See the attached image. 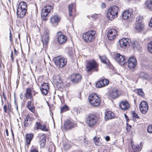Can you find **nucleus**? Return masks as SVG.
<instances>
[{
  "instance_id": "31",
  "label": "nucleus",
  "mask_w": 152,
  "mask_h": 152,
  "mask_svg": "<svg viewBox=\"0 0 152 152\" xmlns=\"http://www.w3.org/2000/svg\"><path fill=\"white\" fill-rule=\"evenodd\" d=\"M33 135L32 134H27L26 135V144L28 145L30 144Z\"/></svg>"
},
{
  "instance_id": "64",
  "label": "nucleus",
  "mask_w": 152,
  "mask_h": 152,
  "mask_svg": "<svg viewBox=\"0 0 152 152\" xmlns=\"http://www.w3.org/2000/svg\"><path fill=\"white\" fill-rule=\"evenodd\" d=\"M16 109H17V110H18V105L16 106Z\"/></svg>"
},
{
  "instance_id": "58",
  "label": "nucleus",
  "mask_w": 152,
  "mask_h": 152,
  "mask_svg": "<svg viewBox=\"0 0 152 152\" xmlns=\"http://www.w3.org/2000/svg\"><path fill=\"white\" fill-rule=\"evenodd\" d=\"M102 7H103V8H104V7H105L106 6V4H105L104 3H102Z\"/></svg>"
},
{
  "instance_id": "48",
  "label": "nucleus",
  "mask_w": 152,
  "mask_h": 152,
  "mask_svg": "<svg viewBox=\"0 0 152 152\" xmlns=\"http://www.w3.org/2000/svg\"><path fill=\"white\" fill-rule=\"evenodd\" d=\"M147 131L149 133H152V125H150L148 126L147 129Z\"/></svg>"
},
{
  "instance_id": "32",
  "label": "nucleus",
  "mask_w": 152,
  "mask_h": 152,
  "mask_svg": "<svg viewBox=\"0 0 152 152\" xmlns=\"http://www.w3.org/2000/svg\"><path fill=\"white\" fill-rule=\"evenodd\" d=\"M99 58L102 62L105 64L107 65H108V66L110 65V63L109 62V60L105 56H99Z\"/></svg>"
},
{
  "instance_id": "51",
  "label": "nucleus",
  "mask_w": 152,
  "mask_h": 152,
  "mask_svg": "<svg viewBox=\"0 0 152 152\" xmlns=\"http://www.w3.org/2000/svg\"><path fill=\"white\" fill-rule=\"evenodd\" d=\"M68 53L71 56L73 54V50L72 49L68 51Z\"/></svg>"
},
{
  "instance_id": "3",
  "label": "nucleus",
  "mask_w": 152,
  "mask_h": 152,
  "mask_svg": "<svg viewBox=\"0 0 152 152\" xmlns=\"http://www.w3.org/2000/svg\"><path fill=\"white\" fill-rule=\"evenodd\" d=\"M119 8L116 6L112 7L108 9L107 16L110 20H112L117 17L118 15Z\"/></svg>"
},
{
  "instance_id": "21",
  "label": "nucleus",
  "mask_w": 152,
  "mask_h": 152,
  "mask_svg": "<svg viewBox=\"0 0 152 152\" xmlns=\"http://www.w3.org/2000/svg\"><path fill=\"white\" fill-rule=\"evenodd\" d=\"M32 118L29 115H27L24 118V126L27 127L29 126L32 123Z\"/></svg>"
},
{
  "instance_id": "49",
  "label": "nucleus",
  "mask_w": 152,
  "mask_h": 152,
  "mask_svg": "<svg viewBox=\"0 0 152 152\" xmlns=\"http://www.w3.org/2000/svg\"><path fill=\"white\" fill-rule=\"evenodd\" d=\"M127 127L126 128V129L127 131L129 132L130 131L131 129H132V126L130 125H129L128 124H127Z\"/></svg>"
},
{
  "instance_id": "2",
  "label": "nucleus",
  "mask_w": 152,
  "mask_h": 152,
  "mask_svg": "<svg viewBox=\"0 0 152 152\" xmlns=\"http://www.w3.org/2000/svg\"><path fill=\"white\" fill-rule=\"evenodd\" d=\"M90 104L94 107L99 106L100 103V99L96 94H91L88 97Z\"/></svg>"
},
{
  "instance_id": "45",
  "label": "nucleus",
  "mask_w": 152,
  "mask_h": 152,
  "mask_svg": "<svg viewBox=\"0 0 152 152\" xmlns=\"http://www.w3.org/2000/svg\"><path fill=\"white\" fill-rule=\"evenodd\" d=\"M148 47L149 52L152 53V41L149 43Z\"/></svg>"
},
{
  "instance_id": "13",
  "label": "nucleus",
  "mask_w": 152,
  "mask_h": 152,
  "mask_svg": "<svg viewBox=\"0 0 152 152\" xmlns=\"http://www.w3.org/2000/svg\"><path fill=\"white\" fill-rule=\"evenodd\" d=\"M82 76L79 73L73 74L71 77V80L73 83H77L81 81Z\"/></svg>"
},
{
  "instance_id": "56",
  "label": "nucleus",
  "mask_w": 152,
  "mask_h": 152,
  "mask_svg": "<svg viewBox=\"0 0 152 152\" xmlns=\"http://www.w3.org/2000/svg\"><path fill=\"white\" fill-rule=\"evenodd\" d=\"M106 140L107 141H109L110 140V137L109 136H107L105 137Z\"/></svg>"
},
{
  "instance_id": "18",
  "label": "nucleus",
  "mask_w": 152,
  "mask_h": 152,
  "mask_svg": "<svg viewBox=\"0 0 152 152\" xmlns=\"http://www.w3.org/2000/svg\"><path fill=\"white\" fill-rule=\"evenodd\" d=\"M109 84V81L107 79H102L96 84V87L102 88L107 85Z\"/></svg>"
},
{
  "instance_id": "59",
  "label": "nucleus",
  "mask_w": 152,
  "mask_h": 152,
  "mask_svg": "<svg viewBox=\"0 0 152 152\" xmlns=\"http://www.w3.org/2000/svg\"><path fill=\"white\" fill-rule=\"evenodd\" d=\"M23 94L21 93L20 94V97L21 99H22L23 98Z\"/></svg>"
},
{
  "instance_id": "30",
  "label": "nucleus",
  "mask_w": 152,
  "mask_h": 152,
  "mask_svg": "<svg viewBox=\"0 0 152 152\" xmlns=\"http://www.w3.org/2000/svg\"><path fill=\"white\" fill-rule=\"evenodd\" d=\"M144 25L142 23H137L135 28L137 31L139 32L142 31Z\"/></svg>"
},
{
  "instance_id": "38",
  "label": "nucleus",
  "mask_w": 152,
  "mask_h": 152,
  "mask_svg": "<svg viewBox=\"0 0 152 152\" xmlns=\"http://www.w3.org/2000/svg\"><path fill=\"white\" fill-rule=\"evenodd\" d=\"M132 115L133 117L132 120L134 121H136V118H140L139 116L137 115V114L134 111H132Z\"/></svg>"
},
{
  "instance_id": "27",
  "label": "nucleus",
  "mask_w": 152,
  "mask_h": 152,
  "mask_svg": "<svg viewBox=\"0 0 152 152\" xmlns=\"http://www.w3.org/2000/svg\"><path fill=\"white\" fill-rule=\"evenodd\" d=\"M145 7L150 11H152V0H147L145 2Z\"/></svg>"
},
{
  "instance_id": "44",
  "label": "nucleus",
  "mask_w": 152,
  "mask_h": 152,
  "mask_svg": "<svg viewBox=\"0 0 152 152\" xmlns=\"http://www.w3.org/2000/svg\"><path fill=\"white\" fill-rule=\"evenodd\" d=\"M137 75L140 78H142L143 79H144L145 77V75L143 72H142L140 73H138Z\"/></svg>"
},
{
  "instance_id": "55",
  "label": "nucleus",
  "mask_w": 152,
  "mask_h": 152,
  "mask_svg": "<svg viewBox=\"0 0 152 152\" xmlns=\"http://www.w3.org/2000/svg\"><path fill=\"white\" fill-rule=\"evenodd\" d=\"M14 55L15 56H17L18 55V51H17L15 48L14 49Z\"/></svg>"
},
{
  "instance_id": "62",
  "label": "nucleus",
  "mask_w": 152,
  "mask_h": 152,
  "mask_svg": "<svg viewBox=\"0 0 152 152\" xmlns=\"http://www.w3.org/2000/svg\"><path fill=\"white\" fill-rule=\"evenodd\" d=\"M1 104H2V105H3V104L4 102H3V100L2 98H1Z\"/></svg>"
},
{
  "instance_id": "7",
  "label": "nucleus",
  "mask_w": 152,
  "mask_h": 152,
  "mask_svg": "<svg viewBox=\"0 0 152 152\" xmlns=\"http://www.w3.org/2000/svg\"><path fill=\"white\" fill-rule=\"evenodd\" d=\"M96 31L92 30L89 31L83 35V38L84 40L88 42L93 41L95 38Z\"/></svg>"
},
{
  "instance_id": "15",
  "label": "nucleus",
  "mask_w": 152,
  "mask_h": 152,
  "mask_svg": "<svg viewBox=\"0 0 152 152\" xmlns=\"http://www.w3.org/2000/svg\"><path fill=\"white\" fill-rule=\"evenodd\" d=\"M137 61L136 58L131 57L128 60V66L130 69H134L137 65Z\"/></svg>"
},
{
  "instance_id": "6",
  "label": "nucleus",
  "mask_w": 152,
  "mask_h": 152,
  "mask_svg": "<svg viewBox=\"0 0 152 152\" xmlns=\"http://www.w3.org/2000/svg\"><path fill=\"white\" fill-rule=\"evenodd\" d=\"M52 10L53 7L50 5L46 6L42 9L41 15L43 20H46L48 19V17L50 16V13Z\"/></svg>"
},
{
  "instance_id": "34",
  "label": "nucleus",
  "mask_w": 152,
  "mask_h": 152,
  "mask_svg": "<svg viewBox=\"0 0 152 152\" xmlns=\"http://www.w3.org/2000/svg\"><path fill=\"white\" fill-rule=\"evenodd\" d=\"M18 8L27 10V4L24 1H21L19 3Z\"/></svg>"
},
{
  "instance_id": "60",
  "label": "nucleus",
  "mask_w": 152,
  "mask_h": 152,
  "mask_svg": "<svg viewBox=\"0 0 152 152\" xmlns=\"http://www.w3.org/2000/svg\"><path fill=\"white\" fill-rule=\"evenodd\" d=\"M6 135H7V136H8V135H9V134H8V132L7 129H6Z\"/></svg>"
},
{
  "instance_id": "19",
  "label": "nucleus",
  "mask_w": 152,
  "mask_h": 152,
  "mask_svg": "<svg viewBox=\"0 0 152 152\" xmlns=\"http://www.w3.org/2000/svg\"><path fill=\"white\" fill-rule=\"evenodd\" d=\"M118 96V90L114 89L110 92L108 96V98L110 99H115Z\"/></svg>"
},
{
  "instance_id": "17",
  "label": "nucleus",
  "mask_w": 152,
  "mask_h": 152,
  "mask_svg": "<svg viewBox=\"0 0 152 152\" xmlns=\"http://www.w3.org/2000/svg\"><path fill=\"white\" fill-rule=\"evenodd\" d=\"M76 124L69 120L66 121L64 123V128L66 130L74 128Z\"/></svg>"
},
{
  "instance_id": "39",
  "label": "nucleus",
  "mask_w": 152,
  "mask_h": 152,
  "mask_svg": "<svg viewBox=\"0 0 152 152\" xmlns=\"http://www.w3.org/2000/svg\"><path fill=\"white\" fill-rule=\"evenodd\" d=\"M73 4H70L69 5L68 10L69 12V16H71L72 15V10L73 7Z\"/></svg>"
},
{
  "instance_id": "47",
  "label": "nucleus",
  "mask_w": 152,
  "mask_h": 152,
  "mask_svg": "<svg viewBox=\"0 0 152 152\" xmlns=\"http://www.w3.org/2000/svg\"><path fill=\"white\" fill-rule=\"evenodd\" d=\"M142 17L138 16L136 18L137 23H142Z\"/></svg>"
},
{
  "instance_id": "14",
  "label": "nucleus",
  "mask_w": 152,
  "mask_h": 152,
  "mask_svg": "<svg viewBox=\"0 0 152 152\" xmlns=\"http://www.w3.org/2000/svg\"><path fill=\"white\" fill-rule=\"evenodd\" d=\"M57 40L59 44H63L66 42L67 37L61 32H59L58 34Z\"/></svg>"
},
{
  "instance_id": "50",
  "label": "nucleus",
  "mask_w": 152,
  "mask_h": 152,
  "mask_svg": "<svg viewBox=\"0 0 152 152\" xmlns=\"http://www.w3.org/2000/svg\"><path fill=\"white\" fill-rule=\"evenodd\" d=\"M10 36H9L10 40L11 42H12V34H11V30L10 29Z\"/></svg>"
},
{
  "instance_id": "12",
  "label": "nucleus",
  "mask_w": 152,
  "mask_h": 152,
  "mask_svg": "<svg viewBox=\"0 0 152 152\" xmlns=\"http://www.w3.org/2000/svg\"><path fill=\"white\" fill-rule=\"evenodd\" d=\"M49 31L46 30L44 31V34L42 37V42L44 44L47 45L49 39Z\"/></svg>"
},
{
  "instance_id": "29",
  "label": "nucleus",
  "mask_w": 152,
  "mask_h": 152,
  "mask_svg": "<svg viewBox=\"0 0 152 152\" xmlns=\"http://www.w3.org/2000/svg\"><path fill=\"white\" fill-rule=\"evenodd\" d=\"M32 90L30 88L26 89V91L25 94L26 98L27 99L30 98L31 99H33L31 94Z\"/></svg>"
},
{
  "instance_id": "20",
  "label": "nucleus",
  "mask_w": 152,
  "mask_h": 152,
  "mask_svg": "<svg viewBox=\"0 0 152 152\" xmlns=\"http://www.w3.org/2000/svg\"><path fill=\"white\" fill-rule=\"evenodd\" d=\"M119 106L121 110H126L129 108V104L127 101H122L120 103Z\"/></svg>"
},
{
  "instance_id": "57",
  "label": "nucleus",
  "mask_w": 152,
  "mask_h": 152,
  "mask_svg": "<svg viewBox=\"0 0 152 152\" xmlns=\"http://www.w3.org/2000/svg\"><path fill=\"white\" fill-rule=\"evenodd\" d=\"M124 116H125V118L126 119V120L127 121H128L129 119H128V118L127 115L126 114H124Z\"/></svg>"
},
{
  "instance_id": "28",
  "label": "nucleus",
  "mask_w": 152,
  "mask_h": 152,
  "mask_svg": "<svg viewBox=\"0 0 152 152\" xmlns=\"http://www.w3.org/2000/svg\"><path fill=\"white\" fill-rule=\"evenodd\" d=\"M131 13L129 10H125L123 13L122 17L124 20H127L131 16Z\"/></svg>"
},
{
  "instance_id": "8",
  "label": "nucleus",
  "mask_w": 152,
  "mask_h": 152,
  "mask_svg": "<svg viewBox=\"0 0 152 152\" xmlns=\"http://www.w3.org/2000/svg\"><path fill=\"white\" fill-rule=\"evenodd\" d=\"M117 31L114 29H109L107 34L108 39L111 40L114 39L117 36Z\"/></svg>"
},
{
  "instance_id": "35",
  "label": "nucleus",
  "mask_w": 152,
  "mask_h": 152,
  "mask_svg": "<svg viewBox=\"0 0 152 152\" xmlns=\"http://www.w3.org/2000/svg\"><path fill=\"white\" fill-rule=\"evenodd\" d=\"M132 46L134 50H137L139 47V44L138 41L133 42Z\"/></svg>"
},
{
  "instance_id": "41",
  "label": "nucleus",
  "mask_w": 152,
  "mask_h": 152,
  "mask_svg": "<svg viewBox=\"0 0 152 152\" xmlns=\"http://www.w3.org/2000/svg\"><path fill=\"white\" fill-rule=\"evenodd\" d=\"M136 93L141 96L143 97L144 96V94L142 89H138L137 90Z\"/></svg>"
},
{
  "instance_id": "61",
  "label": "nucleus",
  "mask_w": 152,
  "mask_h": 152,
  "mask_svg": "<svg viewBox=\"0 0 152 152\" xmlns=\"http://www.w3.org/2000/svg\"><path fill=\"white\" fill-rule=\"evenodd\" d=\"M3 96H4V100H5L6 99V97L5 96L4 94V92L3 93Z\"/></svg>"
},
{
  "instance_id": "43",
  "label": "nucleus",
  "mask_w": 152,
  "mask_h": 152,
  "mask_svg": "<svg viewBox=\"0 0 152 152\" xmlns=\"http://www.w3.org/2000/svg\"><path fill=\"white\" fill-rule=\"evenodd\" d=\"M69 107H68L66 105H65L64 106L61 107V113H63L68 110Z\"/></svg>"
},
{
  "instance_id": "1",
  "label": "nucleus",
  "mask_w": 152,
  "mask_h": 152,
  "mask_svg": "<svg viewBox=\"0 0 152 152\" xmlns=\"http://www.w3.org/2000/svg\"><path fill=\"white\" fill-rule=\"evenodd\" d=\"M99 64L94 60H91L88 61L86 64V70L87 72H90L94 70L95 72L99 70Z\"/></svg>"
},
{
  "instance_id": "42",
  "label": "nucleus",
  "mask_w": 152,
  "mask_h": 152,
  "mask_svg": "<svg viewBox=\"0 0 152 152\" xmlns=\"http://www.w3.org/2000/svg\"><path fill=\"white\" fill-rule=\"evenodd\" d=\"M81 110L80 108H74L73 110V113L75 115H77L78 114L80 113Z\"/></svg>"
},
{
  "instance_id": "40",
  "label": "nucleus",
  "mask_w": 152,
  "mask_h": 152,
  "mask_svg": "<svg viewBox=\"0 0 152 152\" xmlns=\"http://www.w3.org/2000/svg\"><path fill=\"white\" fill-rule=\"evenodd\" d=\"M94 142L96 145L97 146H100L101 144V142L100 141L99 138H97V137H95L94 138Z\"/></svg>"
},
{
  "instance_id": "37",
  "label": "nucleus",
  "mask_w": 152,
  "mask_h": 152,
  "mask_svg": "<svg viewBox=\"0 0 152 152\" xmlns=\"http://www.w3.org/2000/svg\"><path fill=\"white\" fill-rule=\"evenodd\" d=\"M49 84L48 83H45L42 84L40 87V89H42V90L44 89L49 90Z\"/></svg>"
},
{
  "instance_id": "36",
  "label": "nucleus",
  "mask_w": 152,
  "mask_h": 152,
  "mask_svg": "<svg viewBox=\"0 0 152 152\" xmlns=\"http://www.w3.org/2000/svg\"><path fill=\"white\" fill-rule=\"evenodd\" d=\"M36 124L37 125V127L38 129H39L42 130L46 131V128L45 126H42L39 122H37Z\"/></svg>"
},
{
  "instance_id": "46",
  "label": "nucleus",
  "mask_w": 152,
  "mask_h": 152,
  "mask_svg": "<svg viewBox=\"0 0 152 152\" xmlns=\"http://www.w3.org/2000/svg\"><path fill=\"white\" fill-rule=\"evenodd\" d=\"M40 89L42 94L46 95L48 94L49 90L45 89L44 88L43 90L42 89Z\"/></svg>"
},
{
  "instance_id": "9",
  "label": "nucleus",
  "mask_w": 152,
  "mask_h": 152,
  "mask_svg": "<svg viewBox=\"0 0 152 152\" xmlns=\"http://www.w3.org/2000/svg\"><path fill=\"white\" fill-rule=\"evenodd\" d=\"M139 108L140 110L142 113L145 114L148 110V104L146 102L142 101L140 104Z\"/></svg>"
},
{
  "instance_id": "63",
  "label": "nucleus",
  "mask_w": 152,
  "mask_h": 152,
  "mask_svg": "<svg viewBox=\"0 0 152 152\" xmlns=\"http://www.w3.org/2000/svg\"><path fill=\"white\" fill-rule=\"evenodd\" d=\"M102 152H107V150H104Z\"/></svg>"
},
{
  "instance_id": "24",
  "label": "nucleus",
  "mask_w": 152,
  "mask_h": 152,
  "mask_svg": "<svg viewBox=\"0 0 152 152\" xmlns=\"http://www.w3.org/2000/svg\"><path fill=\"white\" fill-rule=\"evenodd\" d=\"M142 144V142H141L139 144H132V148L134 149L133 151L134 152H139L141 149L140 148Z\"/></svg>"
},
{
  "instance_id": "23",
  "label": "nucleus",
  "mask_w": 152,
  "mask_h": 152,
  "mask_svg": "<svg viewBox=\"0 0 152 152\" xmlns=\"http://www.w3.org/2000/svg\"><path fill=\"white\" fill-rule=\"evenodd\" d=\"M33 101V99H31L30 101H28L27 102V107L31 112L34 113L35 111V107L32 102Z\"/></svg>"
},
{
  "instance_id": "16",
  "label": "nucleus",
  "mask_w": 152,
  "mask_h": 152,
  "mask_svg": "<svg viewBox=\"0 0 152 152\" xmlns=\"http://www.w3.org/2000/svg\"><path fill=\"white\" fill-rule=\"evenodd\" d=\"M115 60L116 61L121 65L125 64L124 62L125 59V57L121 55L120 53H118L115 56Z\"/></svg>"
},
{
  "instance_id": "33",
  "label": "nucleus",
  "mask_w": 152,
  "mask_h": 152,
  "mask_svg": "<svg viewBox=\"0 0 152 152\" xmlns=\"http://www.w3.org/2000/svg\"><path fill=\"white\" fill-rule=\"evenodd\" d=\"M46 142V138L44 135H42L40 138V143L41 147H44Z\"/></svg>"
},
{
  "instance_id": "53",
  "label": "nucleus",
  "mask_w": 152,
  "mask_h": 152,
  "mask_svg": "<svg viewBox=\"0 0 152 152\" xmlns=\"http://www.w3.org/2000/svg\"><path fill=\"white\" fill-rule=\"evenodd\" d=\"M10 57H11V58L12 61H13L14 60V58H13V52L12 51H11V55L10 56Z\"/></svg>"
},
{
  "instance_id": "11",
  "label": "nucleus",
  "mask_w": 152,
  "mask_h": 152,
  "mask_svg": "<svg viewBox=\"0 0 152 152\" xmlns=\"http://www.w3.org/2000/svg\"><path fill=\"white\" fill-rule=\"evenodd\" d=\"M60 20V18L58 15H55L50 18V22L53 26L56 27L58 25Z\"/></svg>"
},
{
  "instance_id": "26",
  "label": "nucleus",
  "mask_w": 152,
  "mask_h": 152,
  "mask_svg": "<svg viewBox=\"0 0 152 152\" xmlns=\"http://www.w3.org/2000/svg\"><path fill=\"white\" fill-rule=\"evenodd\" d=\"M115 116V114L113 112L109 111L106 113L105 118L106 120H109L114 118Z\"/></svg>"
},
{
  "instance_id": "25",
  "label": "nucleus",
  "mask_w": 152,
  "mask_h": 152,
  "mask_svg": "<svg viewBox=\"0 0 152 152\" xmlns=\"http://www.w3.org/2000/svg\"><path fill=\"white\" fill-rule=\"evenodd\" d=\"M26 10L18 8L17 12V14L19 18H21L24 16L26 13Z\"/></svg>"
},
{
  "instance_id": "54",
  "label": "nucleus",
  "mask_w": 152,
  "mask_h": 152,
  "mask_svg": "<svg viewBox=\"0 0 152 152\" xmlns=\"http://www.w3.org/2000/svg\"><path fill=\"white\" fill-rule=\"evenodd\" d=\"M30 152H38V151L36 149H33L31 150Z\"/></svg>"
},
{
  "instance_id": "52",
  "label": "nucleus",
  "mask_w": 152,
  "mask_h": 152,
  "mask_svg": "<svg viewBox=\"0 0 152 152\" xmlns=\"http://www.w3.org/2000/svg\"><path fill=\"white\" fill-rule=\"evenodd\" d=\"M3 109L4 110V111L5 113H7V107L6 105H5L4 106Z\"/></svg>"
},
{
  "instance_id": "5",
  "label": "nucleus",
  "mask_w": 152,
  "mask_h": 152,
  "mask_svg": "<svg viewBox=\"0 0 152 152\" xmlns=\"http://www.w3.org/2000/svg\"><path fill=\"white\" fill-rule=\"evenodd\" d=\"M86 121L88 126L92 127L96 124L97 118L94 115L90 114L86 118Z\"/></svg>"
},
{
  "instance_id": "4",
  "label": "nucleus",
  "mask_w": 152,
  "mask_h": 152,
  "mask_svg": "<svg viewBox=\"0 0 152 152\" xmlns=\"http://www.w3.org/2000/svg\"><path fill=\"white\" fill-rule=\"evenodd\" d=\"M54 61L56 66L59 68L63 67L67 63V59L61 56L55 57Z\"/></svg>"
},
{
  "instance_id": "22",
  "label": "nucleus",
  "mask_w": 152,
  "mask_h": 152,
  "mask_svg": "<svg viewBox=\"0 0 152 152\" xmlns=\"http://www.w3.org/2000/svg\"><path fill=\"white\" fill-rule=\"evenodd\" d=\"M53 80L57 86L61 87L62 85V81L59 75L54 76L53 77Z\"/></svg>"
},
{
  "instance_id": "10",
  "label": "nucleus",
  "mask_w": 152,
  "mask_h": 152,
  "mask_svg": "<svg viewBox=\"0 0 152 152\" xmlns=\"http://www.w3.org/2000/svg\"><path fill=\"white\" fill-rule=\"evenodd\" d=\"M131 42L130 39L124 38L119 40L120 46L124 48H126L128 45H130V43Z\"/></svg>"
}]
</instances>
